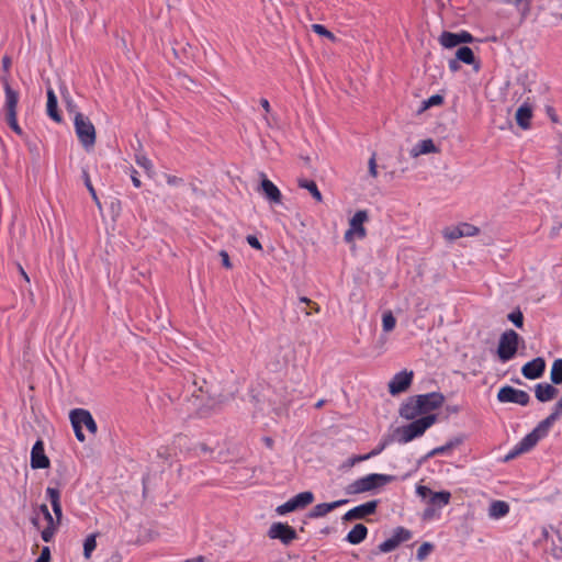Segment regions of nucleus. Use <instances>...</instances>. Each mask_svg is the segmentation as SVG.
<instances>
[{"instance_id": "13d9d810", "label": "nucleus", "mask_w": 562, "mask_h": 562, "mask_svg": "<svg viewBox=\"0 0 562 562\" xmlns=\"http://www.w3.org/2000/svg\"><path fill=\"white\" fill-rule=\"evenodd\" d=\"M559 161H560V166L562 167V137H561L560 144H559Z\"/></svg>"}, {"instance_id": "603ef678", "label": "nucleus", "mask_w": 562, "mask_h": 562, "mask_svg": "<svg viewBox=\"0 0 562 562\" xmlns=\"http://www.w3.org/2000/svg\"><path fill=\"white\" fill-rule=\"evenodd\" d=\"M260 104H261L262 109L265 110L266 114L270 115L271 114V106H270L269 101L267 99H261L260 100Z\"/></svg>"}, {"instance_id": "f3484780", "label": "nucleus", "mask_w": 562, "mask_h": 562, "mask_svg": "<svg viewBox=\"0 0 562 562\" xmlns=\"http://www.w3.org/2000/svg\"><path fill=\"white\" fill-rule=\"evenodd\" d=\"M439 148L436 146L432 139L426 138L416 143L409 150V155L413 158H417L422 155L438 153Z\"/></svg>"}, {"instance_id": "cd10ccee", "label": "nucleus", "mask_w": 562, "mask_h": 562, "mask_svg": "<svg viewBox=\"0 0 562 562\" xmlns=\"http://www.w3.org/2000/svg\"><path fill=\"white\" fill-rule=\"evenodd\" d=\"M461 443V439H453L448 441L446 445L437 447L427 453V458L435 457L437 454H449L456 447Z\"/></svg>"}, {"instance_id": "b1692460", "label": "nucleus", "mask_w": 562, "mask_h": 562, "mask_svg": "<svg viewBox=\"0 0 562 562\" xmlns=\"http://www.w3.org/2000/svg\"><path fill=\"white\" fill-rule=\"evenodd\" d=\"M47 115L59 123L61 121V116L57 111V97L52 88L47 90V104H46Z\"/></svg>"}, {"instance_id": "0e129e2a", "label": "nucleus", "mask_w": 562, "mask_h": 562, "mask_svg": "<svg viewBox=\"0 0 562 562\" xmlns=\"http://www.w3.org/2000/svg\"><path fill=\"white\" fill-rule=\"evenodd\" d=\"M22 274H23L24 279H25L26 281H29V277H27V274H26L23 270H22Z\"/></svg>"}, {"instance_id": "2f4dec72", "label": "nucleus", "mask_w": 562, "mask_h": 562, "mask_svg": "<svg viewBox=\"0 0 562 562\" xmlns=\"http://www.w3.org/2000/svg\"><path fill=\"white\" fill-rule=\"evenodd\" d=\"M300 187L306 189L317 202H321L323 200L322 193L317 189V186L314 181L301 180Z\"/></svg>"}, {"instance_id": "c03bdc74", "label": "nucleus", "mask_w": 562, "mask_h": 562, "mask_svg": "<svg viewBox=\"0 0 562 562\" xmlns=\"http://www.w3.org/2000/svg\"><path fill=\"white\" fill-rule=\"evenodd\" d=\"M368 167H369V173L372 178H376L379 172H378V165H376V159H375V155L373 154L369 161H368Z\"/></svg>"}, {"instance_id": "58836bf2", "label": "nucleus", "mask_w": 562, "mask_h": 562, "mask_svg": "<svg viewBox=\"0 0 562 562\" xmlns=\"http://www.w3.org/2000/svg\"><path fill=\"white\" fill-rule=\"evenodd\" d=\"M7 121L14 133H16L18 135L23 134L22 128L18 123L16 112L7 113Z\"/></svg>"}, {"instance_id": "4468645a", "label": "nucleus", "mask_w": 562, "mask_h": 562, "mask_svg": "<svg viewBox=\"0 0 562 562\" xmlns=\"http://www.w3.org/2000/svg\"><path fill=\"white\" fill-rule=\"evenodd\" d=\"M49 464V459L45 454L44 443L37 440L31 451V467L32 469H46Z\"/></svg>"}, {"instance_id": "1a4fd4ad", "label": "nucleus", "mask_w": 562, "mask_h": 562, "mask_svg": "<svg viewBox=\"0 0 562 562\" xmlns=\"http://www.w3.org/2000/svg\"><path fill=\"white\" fill-rule=\"evenodd\" d=\"M501 403H515L525 406L529 403L530 396L526 391L513 386H503L497 393Z\"/></svg>"}, {"instance_id": "bb28decb", "label": "nucleus", "mask_w": 562, "mask_h": 562, "mask_svg": "<svg viewBox=\"0 0 562 562\" xmlns=\"http://www.w3.org/2000/svg\"><path fill=\"white\" fill-rule=\"evenodd\" d=\"M440 45L445 48H453L461 45L459 34L452 32H442L438 38Z\"/></svg>"}, {"instance_id": "ddd939ff", "label": "nucleus", "mask_w": 562, "mask_h": 562, "mask_svg": "<svg viewBox=\"0 0 562 562\" xmlns=\"http://www.w3.org/2000/svg\"><path fill=\"white\" fill-rule=\"evenodd\" d=\"M268 537L270 539H278L283 544H289L296 539V531L288 524L273 522L268 530Z\"/></svg>"}, {"instance_id": "72a5a7b5", "label": "nucleus", "mask_w": 562, "mask_h": 562, "mask_svg": "<svg viewBox=\"0 0 562 562\" xmlns=\"http://www.w3.org/2000/svg\"><path fill=\"white\" fill-rule=\"evenodd\" d=\"M136 164L143 168L149 177L154 176V168L150 159L146 157L145 155H137L136 156Z\"/></svg>"}, {"instance_id": "0eeeda50", "label": "nucleus", "mask_w": 562, "mask_h": 562, "mask_svg": "<svg viewBox=\"0 0 562 562\" xmlns=\"http://www.w3.org/2000/svg\"><path fill=\"white\" fill-rule=\"evenodd\" d=\"M520 340L519 335L513 329L505 330L501 335L497 346V356L502 362H507L515 357Z\"/></svg>"}, {"instance_id": "aec40b11", "label": "nucleus", "mask_w": 562, "mask_h": 562, "mask_svg": "<svg viewBox=\"0 0 562 562\" xmlns=\"http://www.w3.org/2000/svg\"><path fill=\"white\" fill-rule=\"evenodd\" d=\"M347 499H339L331 503H322L317 504L313 507V509L310 513L311 518H319L327 515L329 512L334 510L335 508L342 506L347 504Z\"/></svg>"}, {"instance_id": "c85d7f7f", "label": "nucleus", "mask_w": 562, "mask_h": 562, "mask_svg": "<svg viewBox=\"0 0 562 562\" xmlns=\"http://www.w3.org/2000/svg\"><path fill=\"white\" fill-rule=\"evenodd\" d=\"M291 499L295 504V508L296 509H301V508L306 507L311 503H313L314 495H313L312 492L306 491V492L299 493L297 495H295Z\"/></svg>"}, {"instance_id": "052dcab7", "label": "nucleus", "mask_w": 562, "mask_h": 562, "mask_svg": "<svg viewBox=\"0 0 562 562\" xmlns=\"http://www.w3.org/2000/svg\"><path fill=\"white\" fill-rule=\"evenodd\" d=\"M561 227L562 223H559L558 226L552 229L551 236H555Z\"/></svg>"}, {"instance_id": "3c124183", "label": "nucleus", "mask_w": 562, "mask_h": 562, "mask_svg": "<svg viewBox=\"0 0 562 562\" xmlns=\"http://www.w3.org/2000/svg\"><path fill=\"white\" fill-rule=\"evenodd\" d=\"M459 63H460V60H458L457 58L449 60V63H448L449 69L453 72L458 71L460 69Z\"/></svg>"}, {"instance_id": "09e8293b", "label": "nucleus", "mask_w": 562, "mask_h": 562, "mask_svg": "<svg viewBox=\"0 0 562 562\" xmlns=\"http://www.w3.org/2000/svg\"><path fill=\"white\" fill-rule=\"evenodd\" d=\"M220 257L222 258V263L225 268L231 269L232 263L228 257V254L225 250L220 251Z\"/></svg>"}, {"instance_id": "6ab92c4d", "label": "nucleus", "mask_w": 562, "mask_h": 562, "mask_svg": "<svg viewBox=\"0 0 562 562\" xmlns=\"http://www.w3.org/2000/svg\"><path fill=\"white\" fill-rule=\"evenodd\" d=\"M532 108L528 103L521 104L516 111V122L522 130H528L532 119Z\"/></svg>"}, {"instance_id": "4be33fe9", "label": "nucleus", "mask_w": 562, "mask_h": 562, "mask_svg": "<svg viewBox=\"0 0 562 562\" xmlns=\"http://www.w3.org/2000/svg\"><path fill=\"white\" fill-rule=\"evenodd\" d=\"M261 191L265 194V196L273 203H280L281 202V192L278 189V187L270 181L267 178H263L261 180Z\"/></svg>"}, {"instance_id": "7ed1b4c3", "label": "nucleus", "mask_w": 562, "mask_h": 562, "mask_svg": "<svg viewBox=\"0 0 562 562\" xmlns=\"http://www.w3.org/2000/svg\"><path fill=\"white\" fill-rule=\"evenodd\" d=\"M416 494L427 504L423 512L425 520H432L440 517V510L450 503L451 493L449 491L434 492L425 485L416 486Z\"/></svg>"}, {"instance_id": "c756f323", "label": "nucleus", "mask_w": 562, "mask_h": 562, "mask_svg": "<svg viewBox=\"0 0 562 562\" xmlns=\"http://www.w3.org/2000/svg\"><path fill=\"white\" fill-rule=\"evenodd\" d=\"M550 379L554 384L562 383V359H555L551 366Z\"/></svg>"}, {"instance_id": "8fccbe9b", "label": "nucleus", "mask_w": 562, "mask_h": 562, "mask_svg": "<svg viewBox=\"0 0 562 562\" xmlns=\"http://www.w3.org/2000/svg\"><path fill=\"white\" fill-rule=\"evenodd\" d=\"M74 430H75V435H76V438L80 441V442H83L85 441V435H83V431H82V428H80L79 426H72Z\"/></svg>"}, {"instance_id": "a19ab883", "label": "nucleus", "mask_w": 562, "mask_h": 562, "mask_svg": "<svg viewBox=\"0 0 562 562\" xmlns=\"http://www.w3.org/2000/svg\"><path fill=\"white\" fill-rule=\"evenodd\" d=\"M296 510L295 508V504L293 503V501L290 498L288 502H285L284 504L280 505L277 507L276 512L278 515H285L288 513H291V512H294Z\"/></svg>"}, {"instance_id": "5fc2aeb1", "label": "nucleus", "mask_w": 562, "mask_h": 562, "mask_svg": "<svg viewBox=\"0 0 562 562\" xmlns=\"http://www.w3.org/2000/svg\"><path fill=\"white\" fill-rule=\"evenodd\" d=\"M131 179H132V182H133L134 187H136V188L140 187L142 183H140V180L137 177V172L135 170L132 172Z\"/></svg>"}, {"instance_id": "6e6d98bb", "label": "nucleus", "mask_w": 562, "mask_h": 562, "mask_svg": "<svg viewBox=\"0 0 562 562\" xmlns=\"http://www.w3.org/2000/svg\"><path fill=\"white\" fill-rule=\"evenodd\" d=\"M370 454L367 453V454H363V456H358L356 457L353 460H352V464H355L356 462H360V461H366L368 459H370Z\"/></svg>"}, {"instance_id": "dca6fc26", "label": "nucleus", "mask_w": 562, "mask_h": 562, "mask_svg": "<svg viewBox=\"0 0 562 562\" xmlns=\"http://www.w3.org/2000/svg\"><path fill=\"white\" fill-rule=\"evenodd\" d=\"M375 508H376L375 501L361 504V505L356 506V507L351 508L350 510H348L344 515V520L362 519L366 516L373 514Z\"/></svg>"}, {"instance_id": "473e14b6", "label": "nucleus", "mask_w": 562, "mask_h": 562, "mask_svg": "<svg viewBox=\"0 0 562 562\" xmlns=\"http://www.w3.org/2000/svg\"><path fill=\"white\" fill-rule=\"evenodd\" d=\"M396 326V318L391 311H385L382 314V328L385 333L392 331Z\"/></svg>"}, {"instance_id": "f03ea898", "label": "nucleus", "mask_w": 562, "mask_h": 562, "mask_svg": "<svg viewBox=\"0 0 562 562\" xmlns=\"http://www.w3.org/2000/svg\"><path fill=\"white\" fill-rule=\"evenodd\" d=\"M46 495L55 516L50 514L46 505H41L32 518V524L41 532L42 539L45 542H49L60 525L63 512L59 491L54 487H47Z\"/></svg>"}, {"instance_id": "864d4df0", "label": "nucleus", "mask_w": 562, "mask_h": 562, "mask_svg": "<svg viewBox=\"0 0 562 562\" xmlns=\"http://www.w3.org/2000/svg\"><path fill=\"white\" fill-rule=\"evenodd\" d=\"M386 447V442H383L381 443L378 448H375L374 450H372L371 452H369L370 457H375L378 454H380Z\"/></svg>"}, {"instance_id": "ea45409f", "label": "nucleus", "mask_w": 562, "mask_h": 562, "mask_svg": "<svg viewBox=\"0 0 562 562\" xmlns=\"http://www.w3.org/2000/svg\"><path fill=\"white\" fill-rule=\"evenodd\" d=\"M400 546V543L391 537L390 539H386L385 541L381 542L379 546V549L381 552H391L394 549H396Z\"/></svg>"}, {"instance_id": "680f3d73", "label": "nucleus", "mask_w": 562, "mask_h": 562, "mask_svg": "<svg viewBox=\"0 0 562 562\" xmlns=\"http://www.w3.org/2000/svg\"><path fill=\"white\" fill-rule=\"evenodd\" d=\"M2 63H3V67H4V69H8V68H9V66H10V59H9L8 57H4V58H3V60H2Z\"/></svg>"}, {"instance_id": "49530a36", "label": "nucleus", "mask_w": 562, "mask_h": 562, "mask_svg": "<svg viewBox=\"0 0 562 562\" xmlns=\"http://www.w3.org/2000/svg\"><path fill=\"white\" fill-rule=\"evenodd\" d=\"M49 560H50L49 548L48 547H44L42 549V552H41L40 557L36 559L35 562H49Z\"/></svg>"}, {"instance_id": "20e7f679", "label": "nucleus", "mask_w": 562, "mask_h": 562, "mask_svg": "<svg viewBox=\"0 0 562 562\" xmlns=\"http://www.w3.org/2000/svg\"><path fill=\"white\" fill-rule=\"evenodd\" d=\"M551 427V419H543L540 422L531 432L526 435L518 443L514 446L505 459L512 460L517 456L533 449L541 439L547 437Z\"/></svg>"}, {"instance_id": "5701e85b", "label": "nucleus", "mask_w": 562, "mask_h": 562, "mask_svg": "<svg viewBox=\"0 0 562 562\" xmlns=\"http://www.w3.org/2000/svg\"><path fill=\"white\" fill-rule=\"evenodd\" d=\"M557 393L558 390L549 383H539L535 387L537 400L543 403L551 401L557 395Z\"/></svg>"}, {"instance_id": "de8ad7c7", "label": "nucleus", "mask_w": 562, "mask_h": 562, "mask_svg": "<svg viewBox=\"0 0 562 562\" xmlns=\"http://www.w3.org/2000/svg\"><path fill=\"white\" fill-rule=\"evenodd\" d=\"M247 243L252 248H255L257 250H261L262 249V246H261L260 241L258 240V238L256 236H252V235L247 236Z\"/></svg>"}, {"instance_id": "4d7b16f0", "label": "nucleus", "mask_w": 562, "mask_h": 562, "mask_svg": "<svg viewBox=\"0 0 562 562\" xmlns=\"http://www.w3.org/2000/svg\"><path fill=\"white\" fill-rule=\"evenodd\" d=\"M540 532H541L542 539H544V540L548 539L549 533H550V530L548 527H541Z\"/></svg>"}, {"instance_id": "a878e982", "label": "nucleus", "mask_w": 562, "mask_h": 562, "mask_svg": "<svg viewBox=\"0 0 562 562\" xmlns=\"http://www.w3.org/2000/svg\"><path fill=\"white\" fill-rule=\"evenodd\" d=\"M4 93L7 113L16 112L19 93L14 91L7 81L4 82Z\"/></svg>"}, {"instance_id": "7c9ffc66", "label": "nucleus", "mask_w": 562, "mask_h": 562, "mask_svg": "<svg viewBox=\"0 0 562 562\" xmlns=\"http://www.w3.org/2000/svg\"><path fill=\"white\" fill-rule=\"evenodd\" d=\"M97 548V536L94 533L89 535L83 541V557L89 560L92 552Z\"/></svg>"}, {"instance_id": "79ce46f5", "label": "nucleus", "mask_w": 562, "mask_h": 562, "mask_svg": "<svg viewBox=\"0 0 562 562\" xmlns=\"http://www.w3.org/2000/svg\"><path fill=\"white\" fill-rule=\"evenodd\" d=\"M562 416V396L555 404L554 411L546 418L551 419V425L553 424Z\"/></svg>"}, {"instance_id": "f704fd0d", "label": "nucleus", "mask_w": 562, "mask_h": 562, "mask_svg": "<svg viewBox=\"0 0 562 562\" xmlns=\"http://www.w3.org/2000/svg\"><path fill=\"white\" fill-rule=\"evenodd\" d=\"M442 103H443V97L440 94H434L423 101L420 111H426L429 108L437 106Z\"/></svg>"}, {"instance_id": "a18cd8bd", "label": "nucleus", "mask_w": 562, "mask_h": 562, "mask_svg": "<svg viewBox=\"0 0 562 562\" xmlns=\"http://www.w3.org/2000/svg\"><path fill=\"white\" fill-rule=\"evenodd\" d=\"M458 34H459V41L461 44L472 43L474 40L472 34L469 33L468 31H461V32H458Z\"/></svg>"}, {"instance_id": "9d476101", "label": "nucleus", "mask_w": 562, "mask_h": 562, "mask_svg": "<svg viewBox=\"0 0 562 562\" xmlns=\"http://www.w3.org/2000/svg\"><path fill=\"white\" fill-rule=\"evenodd\" d=\"M72 426L86 428L90 434L94 435L98 430L97 423L94 422L91 413L83 408L72 409L69 414Z\"/></svg>"}, {"instance_id": "423d86ee", "label": "nucleus", "mask_w": 562, "mask_h": 562, "mask_svg": "<svg viewBox=\"0 0 562 562\" xmlns=\"http://www.w3.org/2000/svg\"><path fill=\"white\" fill-rule=\"evenodd\" d=\"M369 220V213L366 210L357 211L348 222V229L345 232L344 239L348 244L363 239L367 235L364 224Z\"/></svg>"}, {"instance_id": "39448f33", "label": "nucleus", "mask_w": 562, "mask_h": 562, "mask_svg": "<svg viewBox=\"0 0 562 562\" xmlns=\"http://www.w3.org/2000/svg\"><path fill=\"white\" fill-rule=\"evenodd\" d=\"M74 125L76 135L85 149H92L95 144V128L91 121L82 113H76Z\"/></svg>"}, {"instance_id": "412c9836", "label": "nucleus", "mask_w": 562, "mask_h": 562, "mask_svg": "<svg viewBox=\"0 0 562 562\" xmlns=\"http://www.w3.org/2000/svg\"><path fill=\"white\" fill-rule=\"evenodd\" d=\"M456 57L461 63L473 66L474 71L481 68L480 63L476 60L473 50L468 46H461L456 52Z\"/></svg>"}, {"instance_id": "2eb2a0df", "label": "nucleus", "mask_w": 562, "mask_h": 562, "mask_svg": "<svg viewBox=\"0 0 562 562\" xmlns=\"http://www.w3.org/2000/svg\"><path fill=\"white\" fill-rule=\"evenodd\" d=\"M544 369V360L542 358H535L522 367L521 373L529 380H536L543 374Z\"/></svg>"}, {"instance_id": "f257e3e1", "label": "nucleus", "mask_w": 562, "mask_h": 562, "mask_svg": "<svg viewBox=\"0 0 562 562\" xmlns=\"http://www.w3.org/2000/svg\"><path fill=\"white\" fill-rule=\"evenodd\" d=\"M443 402V395L437 392L408 397L400 407V416L412 423L396 429V440L407 443L422 437L437 422L435 411Z\"/></svg>"}, {"instance_id": "bf43d9fd", "label": "nucleus", "mask_w": 562, "mask_h": 562, "mask_svg": "<svg viewBox=\"0 0 562 562\" xmlns=\"http://www.w3.org/2000/svg\"><path fill=\"white\" fill-rule=\"evenodd\" d=\"M86 186H87V188H88L89 192H90V193H93L94 189H93V187H92V184H91V182H90L89 178H87V179H86Z\"/></svg>"}, {"instance_id": "9b49d317", "label": "nucleus", "mask_w": 562, "mask_h": 562, "mask_svg": "<svg viewBox=\"0 0 562 562\" xmlns=\"http://www.w3.org/2000/svg\"><path fill=\"white\" fill-rule=\"evenodd\" d=\"M414 372L411 370H402L397 372L389 382V392L392 395H398L405 392L412 384Z\"/></svg>"}, {"instance_id": "a211bd4d", "label": "nucleus", "mask_w": 562, "mask_h": 562, "mask_svg": "<svg viewBox=\"0 0 562 562\" xmlns=\"http://www.w3.org/2000/svg\"><path fill=\"white\" fill-rule=\"evenodd\" d=\"M509 504L505 501H492L488 505L487 515L492 520H499L509 514Z\"/></svg>"}, {"instance_id": "e433bc0d", "label": "nucleus", "mask_w": 562, "mask_h": 562, "mask_svg": "<svg viewBox=\"0 0 562 562\" xmlns=\"http://www.w3.org/2000/svg\"><path fill=\"white\" fill-rule=\"evenodd\" d=\"M311 27L316 34L328 38L330 42L337 41V37L330 31H328L324 25L313 24Z\"/></svg>"}, {"instance_id": "37998d69", "label": "nucleus", "mask_w": 562, "mask_h": 562, "mask_svg": "<svg viewBox=\"0 0 562 562\" xmlns=\"http://www.w3.org/2000/svg\"><path fill=\"white\" fill-rule=\"evenodd\" d=\"M508 319L518 328L522 327L524 316L520 311H514L508 314Z\"/></svg>"}, {"instance_id": "393cba45", "label": "nucleus", "mask_w": 562, "mask_h": 562, "mask_svg": "<svg viewBox=\"0 0 562 562\" xmlns=\"http://www.w3.org/2000/svg\"><path fill=\"white\" fill-rule=\"evenodd\" d=\"M368 535V529L362 524H357L347 535L346 540L351 544L361 543Z\"/></svg>"}, {"instance_id": "e2e57ef3", "label": "nucleus", "mask_w": 562, "mask_h": 562, "mask_svg": "<svg viewBox=\"0 0 562 562\" xmlns=\"http://www.w3.org/2000/svg\"><path fill=\"white\" fill-rule=\"evenodd\" d=\"M91 195H92V199L94 200V202L97 203V205L100 207V201H99V199L97 196L95 191H93V193H91Z\"/></svg>"}, {"instance_id": "4c0bfd02", "label": "nucleus", "mask_w": 562, "mask_h": 562, "mask_svg": "<svg viewBox=\"0 0 562 562\" xmlns=\"http://www.w3.org/2000/svg\"><path fill=\"white\" fill-rule=\"evenodd\" d=\"M400 544L404 541H407L411 539L412 533L409 530L398 527L395 529L393 536H392Z\"/></svg>"}, {"instance_id": "f8f14e48", "label": "nucleus", "mask_w": 562, "mask_h": 562, "mask_svg": "<svg viewBox=\"0 0 562 562\" xmlns=\"http://www.w3.org/2000/svg\"><path fill=\"white\" fill-rule=\"evenodd\" d=\"M479 229L468 223H460L458 225L448 226L443 228L442 236L449 241L457 240L461 237H471L477 235Z\"/></svg>"}, {"instance_id": "c9c22d12", "label": "nucleus", "mask_w": 562, "mask_h": 562, "mask_svg": "<svg viewBox=\"0 0 562 562\" xmlns=\"http://www.w3.org/2000/svg\"><path fill=\"white\" fill-rule=\"evenodd\" d=\"M434 550V544L430 542H424L416 552L418 561H424Z\"/></svg>"}, {"instance_id": "6e6552de", "label": "nucleus", "mask_w": 562, "mask_h": 562, "mask_svg": "<svg viewBox=\"0 0 562 562\" xmlns=\"http://www.w3.org/2000/svg\"><path fill=\"white\" fill-rule=\"evenodd\" d=\"M392 480L391 475L372 473L356 480L351 487L355 493H364L378 490L389 484Z\"/></svg>"}]
</instances>
